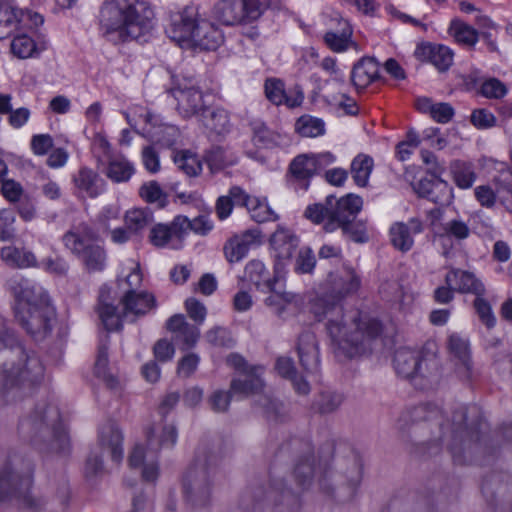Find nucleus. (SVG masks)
<instances>
[{
	"instance_id": "nucleus-18",
	"label": "nucleus",
	"mask_w": 512,
	"mask_h": 512,
	"mask_svg": "<svg viewBox=\"0 0 512 512\" xmlns=\"http://www.w3.org/2000/svg\"><path fill=\"white\" fill-rule=\"evenodd\" d=\"M284 266L276 262L274 266L275 274L271 278L263 262L257 259L249 261L244 269L245 278L254 284L257 289L262 291H272L273 287L283 277Z\"/></svg>"
},
{
	"instance_id": "nucleus-8",
	"label": "nucleus",
	"mask_w": 512,
	"mask_h": 512,
	"mask_svg": "<svg viewBox=\"0 0 512 512\" xmlns=\"http://www.w3.org/2000/svg\"><path fill=\"white\" fill-rule=\"evenodd\" d=\"M120 303L123 306L122 315L117 308L100 300L98 306L99 317L107 331L121 329L122 321H134L136 317L148 313L156 305L154 295L145 291L125 290Z\"/></svg>"
},
{
	"instance_id": "nucleus-28",
	"label": "nucleus",
	"mask_w": 512,
	"mask_h": 512,
	"mask_svg": "<svg viewBox=\"0 0 512 512\" xmlns=\"http://www.w3.org/2000/svg\"><path fill=\"white\" fill-rule=\"evenodd\" d=\"M197 21L198 19L186 13H181L173 18L171 24L166 29V33L171 40L179 45L191 42Z\"/></svg>"
},
{
	"instance_id": "nucleus-49",
	"label": "nucleus",
	"mask_w": 512,
	"mask_h": 512,
	"mask_svg": "<svg viewBox=\"0 0 512 512\" xmlns=\"http://www.w3.org/2000/svg\"><path fill=\"white\" fill-rule=\"evenodd\" d=\"M316 266V257L310 247L300 249L294 265L297 274H311Z\"/></svg>"
},
{
	"instance_id": "nucleus-3",
	"label": "nucleus",
	"mask_w": 512,
	"mask_h": 512,
	"mask_svg": "<svg viewBox=\"0 0 512 512\" xmlns=\"http://www.w3.org/2000/svg\"><path fill=\"white\" fill-rule=\"evenodd\" d=\"M15 297V318L35 340H43L51 333L56 318L47 292L28 279L13 278L9 282Z\"/></svg>"
},
{
	"instance_id": "nucleus-57",
	"label": "nucleus",
	"mask_w": 512,
	"mask_h": 512,
	"mask_svg": "<svg viewBox=\"0 0 512 512\" xmlns=\"http://www.w3.org/2000/svg\"><path fill=\"white\" fill-rule=\"evenodd\" d=\"M429 107L431 117L439 123H447L454 115V109L448 103L431 104L429 100L423 101Z\"/></svg>"
},
{
	"instance_id": "nucleus-55",
	"label": "nucleus",
	"mask_w": 512,
	"mask_h": 512,
	"mask_svg": "<svg viewBox=\"0 0 512 512\" xmlns=\"http://www.w3.org/2000/svg\"><path fill=\"white\" fill-rule=\"evenodd\" d=\"M484 295H476L474 300V308L483 324L487 328H493L496 324V318L493 314L491 305L483 298Z\"/></svg>"
},
{
	"instance_id": "nucleus-31",
	"label": "nucleus",
	"mask_w": 512,
	"mask_h": 512,
	"mask_svg": "<svg viewBox=\"0 0 512 512\" xmlns=\"http://www.w3.org/2000/svg\"><path fill=\"white\" fill-rule=\"evenodd\" d=\"M135 173L134 165L123 156L109 159L104 174L114 183L128 182Z\"/></svg>"
},
{
	"instance_id": "nucleus-64",
	"label": "nucleus",
	"mask_w": 512,
	"mask_h": 512,
	"mask_svg": "<svg viewBox=\"0 0 512 512\" xmlns=\"http://www.w3.org/2000/svg\"><path fill=\"white\" fill-rule=\"evenodd\" d=\"M231 400L230 392L217 390L211 394L208 399L211 409L214 412L221 413L227 411Z\"/></svg>"
},
{
	"instance_id": "nucleus-4",
	"label": "nucleus",
	"mask_w": 512,
	"mask_h": 512,
	"mask_svg": "<svg viewBox=\"0 0 512 512\" xmlns=\"http://www.w3.org/2000/svg\"><path fill=\"white\" fill-rule=\"evenodd\" d=\"M153 11L144 3L107 0L100 11L102 35L114 44L137 40L153 27Z\"/></svg>"
},
{
	"instance_id": "nucleus-63",
	"label": "nucleus",
	"mask_w": 512,
	"mask_h": 512,
	"mask_svg": "<svg viewBox=\"0 0 512 512\" xmlns=\"http://www.w3.org/2000/svg\"><path fill=\"white\" fill-rule=\"evenodd\" d=\"M200 358L195 353H189L182 357L178 363L177 373L179 376L190 377L197 369Z\"/></svg>"
},
{
	"instance_id": "nucleus-53",
	"label": "nucleus",
	"mask_w": 512,
	"mask_h": 512,
	"mask_svg": "<svg viewBox=\"0 0 512 512\" xmlns=\"http://www.w3.org/2000/svg\"><path fill=\"white\" fill-rule=\"evenodd\" d=\"M253 137L254 144L258 147H270L276 141L277 135L272 132L264 123H253Z\"/></svg>"
},
{
	"instance_id": "nucleus-17",
	"label": "nucleus",
	"mask_w": 512,
	"mask_h": 512,
	"mask_svg": "<svg viewBox=\"0 0 512 512\" xmlns=\"http://www.w3.org/2000/svg\"><path fill=\"white\" fill-rule=\"evenodd\" d=\"M326 204L331 207L330 224H352L362 209L363 200L358 195L347 194L337 200L335 205H333V197L329 196Z\"/></svg>"
},
{
	"instance_id": "nucleus-40",
	"label": "nucleus",
	"mask_w": 512,
	"mask_h": 512,
	"mask_svg": "<svg viewBox=\"0 0 512 512\" xmlns=\"http://www.w3.org/2000/svg\"><path fill=\"white\" fill-rule=\"evenodd\" d=\"M434 240L437 241L445 250L452 248L453 238L458 240L465 239L469 235L468 226H437ZM447 254V251L444 252Z\"/></svg>"
},
{
	"instance_id": "nucleus-29",
	"label": "nucleus",
	"mask_w": 512,
	"mask_h": 512,
	"mask_svg": "<svg viewBox=\"0 0 512 512\" xmlns=\"http://www.w3.org/2000/svg\"><path fill=\"white\" fill-rule=\"evenodd\" d=\"M379 77V65L373 58H362L352 70L351 80L357 89H365Z\"/></svg>"
},
{
	"instance_id": "nucleus-38",
	"label": "nucleus",
	"mask_w": 512,
	"mask_h": 512,
	"mask_svg": "<svg viewBox=\"0 0 512 512\" xmlns=\"http://www.w3.org/2000/svg\"><path fill=\"white\" fill-rule=\"evenodd\" d=\"M263 387L264 383L260 375L257 373V369H253L245 376V379L233 380L230 385V390L233 393H239L247 396L262 392Z\"/></svg>"
},
{
	"instance_id": "nucleus-47",
	"label": "nucleus",
	"mask_w": 512,
	"mask_h": 512,
	"mask_svg": "<svg viewBox=\"0 0 512 512\" xmlns=\"http://www.w3.org/2000/svg\"><path fill=\"white\" fill-rule=\"evenodd\" d=\"M270 292L271 294L265 299V304L274 314L281 317L287 305L294 301L296 295L290 292H278L275 290V286Z\"/></svg>"
},
{
	"instance_id": "nucleus-25",
	"label": "nucleus",
	"mask_w": 512,
	"mask_h": 512,
	"mask_svg": "<svg viewBox=\"0 0 512 512\" xmlns=\"http://www.w3.org/2000/svg\"><path fill=\"white\" fill-rule=\"evenodd\" d=\"M415 56L428 60L440 72L447 71L453 63V51L444 45L421 44L415 50Z\"/></svg>"
},
{
	"instance_id": "nucleus-16",
	"label": "nucleus",
	"mask_w": 512,
	"mask_h": 512,
	"mask_svg": "<svg viewBox=\"0 0 512 512\" xmlns=\"http://www.w3.org/2000/svg\"><path fill=\"white\" fill-rule=\"evenodd\" d=\"M414 191L420 196L441 205L449 204L453 198V190L441 176H425L413 185Z\"/></svg>"
},
{
	"instance_id": "nucleus-2",
	"label": "nucleus",
	"mask_w": 512,
	"mask_h": 512,
	"mask_svg": "<svg viewBox=\"0 0 512 512\" xmlns=\"http://www.w3.org/2000/svg\"><path fill=\"white\" fill-rule=\"evenodd\" d=\"M8 348L7 360L0 366V397L14 399L22 388H30L40 383L44 376V366L39 357L28 353L19 344L14 334L6 328L0 316V350Z\"/></svg>"
},
{
	"instance_id": "nucleus-1",
	"label": "nucleus",
	"mask_w": 512,
	"mask_h": 512,
	"mask_svg": "<svg viewBox=\"0 0 512 512\" xmlns=\"http://www.w3.org/2000/svg\"><path fill=\"white\" fill-rule=\"evenodd\" d=\"M362 286L360 274L351 266L330 272L321 284L322 295L311 305L318 321L327 320L326 329L339 353L353 358L365 353L371 343L380 336V321L358 310L344 313L340 302L359 292Z\"/></svg>"
},
{
	"instance_id": "nucleus-33",
	"label": "nucleus",
	"mask_w": 512,
	"mask_h": 512,
	"mask_svg": "<svg viewBox=\"0 0 512 512\" xmlns=\"http://www.w3.org/2000/svg\"><path fill=\"white\" fill-rule=\"evenodd\" d=\"M448 32L457 43L467 47H474L479 39L477 30L459 18L451 20Z\"/></svg>"
},
{
	"instance_id": "nucleus-6",
	"label": "nucleus",
	"mask_w": 512,
	"mask_h": 512,
	"mask_svg": "<svg viewBox=\"0 0 512 512\" xmlns=\"http://www.w3.org/2000/svg\"><path fill=\"white\" fill-rule=\"evenodd\" d=\"M33 464L19 453L0 457V501L16 499L29 509H40V499L31 495Z\"/></svg>"
},
{
	"instance_id": "nucleus-13",
	"label": "nucleus",
	"mask_w": 512,
	"mask_h": 512,
	"mask_svg": "<svg viewBox=\"0 0 512 512\" xmlns=\"http://www.w3.org/2000/svg\"><path fill=\"white\" fill-rule=\"evenodd\" d=\"M335 156L330 152L320 154H301L289 165L291 181L296 188L307 190L311 179L326 165L332 164Z\"/></svg>"
},
{
	"instance_id": "nucleus-51",
	"label": "nucleus",
	"mask_w": 512,
	"mask_h": 512,
	"mask_svg": "<svg viewBox=\"0 0 512 512\" xmlns=\"http://www.w3.org/2000/svg\"><path fill=\"white\" fill-rule=\"evenodd\" d=\"M140 197L149 203L164 204L166 202L167 195L162 190L161 186L157 181H149L144 183L139 189Z\"/></svg>"
},
{
	"instance_id": "nucleus-37",
	"label": "nucleus",
	"mask_w": 512,
	"mask_h": 512,
	"mask_svg": "<svg viewBox=\"0 0 512 512\" xmlns=\"http://www.w3.org/2000/svg\"><path fill=\"white\" fill-rule=\"evenodd\" d=\"M341 31H329L325 34L324 40L327 46L334 52L346 51L351 43L352 29L347 20H341Z\"/></svg>"
},
{
	"instance_id": "nucleus-58",
	"label": "nucleus",
	"mask_w": 512,
	"mask_h": 512,
	"mask_svg": "<svg viewBox=\"0 0 512 512\" xmlns=\"http://www.w3.org/2000/svg\"><path fill=\"white\" fill-rule=\"evenodd\" d=\"M343 402V395L337 392H323L318 402L321 413H331L338 409Z\"/></svg>"
},
{
	"instance_id": "nucleus-23",
	"label": "nucleus",
	"mask_w": 512,
	"mask_h": 512,
	"mask_svg": "<svg viewBox=\"0 0 512 512\" xmlns=\"http://www.w3.org/2000/svg\"><path fill=\"white\" fill-rule=\"evenodd\" d=\"M224 41L223 33L214 23L200 19L194 28L191 42L204 50H216Z\"/></svg>"
},
{
	"instance_id": "nucleus-9",
	"label": "nucleus",
	"mask_w": 512,
	"mask_h": 512,
	"mask_svg": "<svg viewBox=\"0 0 512 512\" xmlns=\"http://www.w3.org/2000/svg\"><path fill=\"white\" fill-rule=\"evenodd\" d=\"M216 469L214 456H197L183 478V491L187 502L193 508L209 504L212 495V476Z\"/></svg>"
},
{
	"instance_id": "nucleus-44",
	"label": "nucleus",
	"mask_w": 512,
	"mask_h": 512,
	"mask_svg": "<svg viewBox=\"0 0 512 512\" xmlns=\"http://www.w3.org/2000/svg\"><path fill=\"white\" fill-rule=\"evenodd\" d=\"M97 174L87 167L81 168L74 176L73 181L75 186L86 192L90 197H96L99 194V189L96 185Z\"/></svg>"
},
{
	"instance_id": "nucleus-46",
	"label": "nucleus",
	"mask_w": 512,
	"mask_h": 512,
	"mask_svg": "<svg viewBox=\"0 0 512 512\" xmlns=\"http://www.w3.org/2000/svg\"><path fill=\"white\" fill-rule=\"evenodd\" d=\"M249 250L237 234L229 238L223 247L224 256L229 263L240 262L247 256Z\"/></svg>"
},
{
	"instance_id": "nucleus-10",
	"label": "nucleus",
	"mask_w": 512,
	"mask_h": 512,
	"mask_svg": "<svg viewBox=\"0 0 512 512\" xmlns=\"http://www.w3.org/2000/svg\"><path fill=\"white\" fill-rule=\"evenodd\" d=\"M437 353L438 348L434 341H427L420 351L399 348L394 355L395 370L404 378L436 376L440 370Z\"/></svg>"
},
{
	"instance_id": "nucleus-20",
	"label": "nucleus",
	"mask_w": 512,
	"mask_h": 512,
	"mask_svg": "<svg viewBox=\"0 0 512 512\" xmlns=\"http://www.w3.org/2000/svg\"><path fill=\"white\" fill-rule=\"evenodd\" d=\"M143 117L146 126L143 130L150 136L153 142L163 146H173L179 136V130L174 125L159 123L157 116L146 111L140 115Z\"/></svg>"
},
{
	"instance_id": "nucleus-50",
	"label": "nucleus",
	"mask_w": 512,
	"mask_h": 512,
	"mask_svg": "<svg viewBox=\"0 0 512 512\" xmlns=\"http://www.w3.org/2000/svg\"><path fill=\"white\" fill-rule=\"evenodd\" d=\"M448 350L452 356L453 361L471 357L468 340L458 334L450 335L448 339Z\"/></svg>"
},
{
	"instance_id": "nucleus-43",
	"label": "nucleus",
	"mask_w": 512,
	"mask_h": 512,
	"mask_svg": "<svg viewBox=\"0 0 512 512\" xmlns=\"http://www.w3.org/2000/svg\"><path fill=\"white\" fill-rule=\"evenodd\" d=\"M10 49L12 54L19 59H27L37 53L36 42L27 34L15 36L11 41Z\"/></svg>"
},
{
	"instance_id": "nucleus-56",
	"label": "nucleus",
	"mask_w": 512,
	"mask_h": 512,
	"mask_svg": "<svg viewBox=\"0 0 512 512\" xmlns=\"http://www.w3.org/2000/svg\"><path fill=\"white\" fill-rule=\"evenodd\" d=\"M454 373L463 383H471L477 377V372L474 369L471 357L467 359L454 360Z\"/></svg>"
},
{
	"instance_id": "nucleus-39",
	"label": "nucleus",
	"mask_w": 512,
	"mask_h": 512,
	"mask_svg": "<svg viewBox=\"0 0 512 512\" xmlns=\"http://www.w3.org/2000/svg\"><path fill=\"white\" fill-rule=\"evenodd\" d=\"M451 173L455 184L461 189L471 188L476 181V173L472 164L455 160L452 162Z\"/></svg>"
},
{
	"instance_id": "nucleus-34",
	"label": "nucleus",
	"mask_w": 512,
	"mask_h": 512,
	"mask_svg": "<svg viewBox=\"0 0 512 512\" xmlns=\"http://www.w3.org/2000/svg\"><path fill=\"white\" fill-rule=\"evenodd\" d=\"M268 497L275 501L279 498V502L275 504V512H297L300 508L298 496L280 485L273 486Z\"/></svg>"
},
{
	"instance_id": "nucleus-42",
	"label": "nucleus",
	"mask_w": 512,
	"mask_h": 512,
	"mask_svg": "<svg viewBox=\"0 0 512 512\" xmlns=\"http://www.w3.org/2000/svg\"><path fill=\"white\" fill-rule=\"evenodd\" d=\"M295 129L303 137H318L325 133V123L320 118L303 115L296 121Z\"/></svg>"
},
{
	"instance_id": "nucleus-26",
	"label": "nucleus",
	"mask_w": 512,
	"mask_h": 512,
	"mask_svg": "<svg viewBox=\"0 0 512 512\" xmlns=\"http://www.w3.org/2000/svg\"><path fill=\"white\" fill-rule=\"evenodd\" d=\"M99 444L110 451L111 458L115 462H120L123 458V435L113 422H107L99 429Z\"/></svg>"
},
{
	"instance_id": "nucleus-35",
	"label": "nucleus",
	"mask_w": 512,
	"mask_h": 512,
	"mask_svg": "<svg viewBox=\"0 0 512 512\" xmlns=\"http://www.w3.org/2000/svg\"><path fill=\"white\" fill-rule=\"evenodd\" d=\"M276 370L282 377L288 378L292 381L297 393L302 395H307L309 393V383L297 375L293 361L290 358H278L276 362Z\"/></svg>"
},
{
	"instance_id": "nucleus-21",
	"label": "nucleus",
	"mask_w": 512,
	"mask_h": 512,
	"mask_svg": "<svg viewBox=\"0 0 512 512\" xmlns=\"http://www.w3.org/2000/svg\"><path fill=\"white\" fill-rule=\"evenodd\" d=\"M270 247L274 252L276 262L291 259L299 246L298 236L287 227H279L269 239Z\"/></svg>"
},
{
	"instance_id": "nucleus-52",
	"label": "nucleus",
	"mask_w": 512,
	"mask_h": 512,
	"mask_svg": "<svg viewBox=\"0 0 512 512\" xmlns=\"http://www.w3.org/2000/svg\"><path fill=\"white\" fill-rule=\"evenodd\" d=\"M265 95L267 99L275 105L283 104L285 101V86L282 80L277 78H268L264 84Z\"/></svg>"
},
{
	"instance_id": "nucleus-41",
	"label": "nucleus",
	"mask_w": 512,
	"mask_h": 512,
	"mask_svg": "<svg viewBox=\"0 0 512 512\" xmlns=\"http://www.w3.org/2000/svg\"><path fill=\"white\" fill-rule=\"evenodd\" d=\"M178 169L190 177L198 176L202 171V163L199 158L188 150L177 151L173 156Z\"/></svg>"
},
{
	"instance_id": "nucleus-22",
	"label": "nucleus",
	"mask_w": 512,
	"mask_h": 512,
	"mask_svg": "<svg viewBox=\"0 0 512 512\" xmlns=\"http://www.w3.org/2000/svg\"><path fill=\"white\" fill-rule=\"evenodd\" d=\"M212 226H153L150 231V240L157 247H163L174 239L181 240L186 230L205 236Z\"/></svg>"
},
{
	"instance_id": "nucleus-27",
	"label": "nucleus",
	"mask_w": 512,
	"mask_h": 512,
	"mask_svg": "<svg viewBox=\"0 0 512 512\" xmlns=\"http://www.w3.org/2000/svg\"><path fill=\"white\" fill-rule=\"evenodd\" d=\"M109 336L106 335L105 339L99 344L97 357L94 366L95 375L102 379L106 386L111 390H117L120 387L119 379L114 375L109 368Z\"/></svg>"
},
{
	"instance_id": "nucleus-32",
	"label": "nucleus",
	"mask_w": 512,
	"mask_h": 512,
	"mask_svg": "<svg viewBox=\"0 0 512 512\" xmlns=\"http://www.w3.org/2000/svg\"><path fill=\"white\" fill-rule=\"evenodd\" d=\"M374 167L373 158L367 154H358L351 162L350 172L355 184L366 187Z\"/></svg>"
},
{
	"instance_id": "nucleus-45",
	"label": "nucleus",
	"mask_w": 512,
	"mask_h": 512,
	"mask_svg": "<svg viewBox=\"0 0 512 512\" xmlns=\"http://www.w3.org/2000/svg\"><path fill=\"white\" fill-rule=\"evenodd\" d=\"M253 221L258 224L264 222H275L279 219L278 215L270 208L265 200L254 197L247 209Z\"/></svg>"
},
{
	"instance_id": "nucleus-14",
	"label": "nucleus",
	"mask_w": 512,
	"mask_h": 512,
	"mask_svg": "<svg viewBox=\"0 0 512 512\" xmlns=\"http://www.w3.org/2000/svg\"><path fill=\"white\" fill-rule=\"evenodd\" d=\"M171 93L177 101V111L183 118L196 116L199 118L206 106L203 103V94L195 86L193 79L177 82L171 89Z\"/></svg>"
},
{
	"instance_id": "nucleus-12",
	"label": "nucleus",
	"mask_w": 512,
	"mask_h": 512,
	"mask_svg": "<svg viewBox=\"0 0 512 512\" xmlns=\"http://www.w3.org/2000/svg\"><path fill=\"white\" fill-rule=\"evenodd\" d=\"M268 7L269 0H219L213 13L223 25H246L259 19Z\"/></svg>"
},
{
	"instance_id": "nucleus-54",
	"label": "nucleus",
	"mask_w": 512,
	"mask_h": 512,
	"mask_svg": "<svg viewBox=\"0 0 512 512\" xmlns=\"http://www.w3.org/2000/svg\"><path fill=\"white\" fill-rule=\"evenodd\" d=\"M206 160L211 169L220 170L234 163L233 158L220 146L211 148L206 154Z\"/></svg>"
},
{
	"instance_id": "nucleus-36",
	"label": "nucleus",
	"mask_w": 512,
	"mask_h": 512,
	"mask_svg": "<svg viewBox=\"0 0 512 512\" xmlns=\"http://www.w3.org/2000/svg\"><path fill=\"white\" fill-rule=\"evenodd\" d=\"M19 26L17 2L0 3V40L10 36Z\"/></svg>"
},
{
	"instance_id": "nucleus-61",
	"label": "nucleus",
	"mask_w": 512,
	"mask_h": 512,
	"mask_svg": "<svg viewBox=\"0 0 512 512\" xmlns=\"http://www.w3.org/2000/svg\"><path fill=\"white\" fill-rule=\"evenodd\" d=\"M480 92L486 98L498 99L507 93V89L501 81L492 78L482 84Z\"/></svg>"
},
{
	"instance_id": "nucleus-59",
	"label": "nucleus",
	"mask_w": 512,
	"mask_h": 512,
	"mask_svg": "<svg viewBox=\"0 0 512 512\" xmlns=\"http://www.w3.org/2000/svg\"><path fill=\"white\" fill-rule=\"evenodd\" d=\"M330 212L331 207L329 205L315 203L306 208L305 217L315 224H320L324 220L330 222Z\"/></svg>"
},
{
	"instance_id": "nucleus-11",
	"label": "nucleus",
	"mask_w": 512,
	"mask_h": 512,
	"mask_svg": "<svg viewBox=\"0 0 512 512\" xmlns=\"http://www.w3.org/2000/svg\"><path fill=\"white\" fill-rule=\"evenodd\" d=\"M63 243L84 265L89 273L101 272L107 263V254L98 236L86 226H77L63 236Z\"/></svg>"
},
{
	"instance_id": "nucleus-48",
	"label": "nucleus",
	"mask_w": 512,
	"mask_h": 512,
	"mask_svg": "<svg viewBox=\"0 0 512 512\" xmlns=\"http://www.w3.org/2000/svg\"><path fill=\"white\" fill-rule=\"evenodd\" d=\"M391 243L400 251H408L413 245L409 226H392L390 229Z\"/></svg>"
},
{
	"instance_id": "nucleus-7",
	"label": "nucleus",
	"mask_w": 512,
	"mask_h": 512,
	"mask_svg": "<svg viewBox=\"0 0 512 512\" xmlns=\"http://www.w3.org/2000/svg\"><path fill=\"white\" fill-rule=\"evenodd\" d=\"M146 438L147 449L142 444L135 445L128 461L132 468L143 467V479L153 482L159 474L158 453L161 449H171L175 446L178 438L177 428L173 423L161 420L147 429Z\"/></svg>"
},
{
	"instance_id": "nucleus-5",
	"label": "nucleus",
	"mask_w": 512,
	"mask_h": 512,
	"mask_svg": "<svg viewBox=\"0 0 512 512\" xmlns=\"http://www.w3.org/2000/svg\"><path fill=\"white\" fill-rule=\"evenodd\" d=\"M19 433L33 444L57 453H66L70 440L59 409L52 404L38 405L33 413L20 421Z\"/></svg>"
},
{
	"instance_id": "nucleus-15",
	"label": "nucleus",
	"mask_w": 512,
	"mask_h": 512,
	"mask_svg": "<svg viewBox=\"0 0 512 512\" xmlns=\"http://www.w3.org/2000/svg\"><path fill=\"white\" fill-rule=\"evenodd\" d=\"M318 474V483L320 489L323 490L327 495H331L330 488L327 486L326 482L330 473L328 471L327 466H322L320 463L318 467L315 465V456L312 451H309L307 454L301 456L293 471L294 478L299 486L303 489H306L312 483L313 477Z\"/></svg>"
},
{
	"instance_id": "nucleus-30",
	"label": "nucleus",
	"mask_w": 512,
	"mask_h": 512,
	"mask_svg": "<svg viewBox=\"0 0 512 512\" xmlns=\"http://www.w3.org/2000/svg\"><path fill=\"white\" fill-rule=\"evenodd\" d=\"M199 120L208 131L216 135H223L230 130L229 115L222 108L210 110L206 107L199 116Z\"/></svg>"
},
{
	"instance_id": "nucleus-19",
	"label": "nucleus",
	"mask_w": 512,
	"mask_h": 512,
	"mask_svg": "<svg viewBox=\"0 0 512 512\" xmlns=\"http://www.w3.org/2000/svg\"><path fill=\"white\" fill-rule=\"evenodd\" d=\"M297 352L300 364L307 374H317L320 369L319 348L313 332L305 331L299 336Z\"/></svg>"
},
{
	"instance_id": "nucleus-62",
	"label": "nucleus",
	"mask_w": 512,
	"mask_h": 512,
	"mask_svg": "<svg viewBox=\"0 0 512 512\" xmlns=\"http://www.w3.org/2000/svg\"><path fill=\"white\" fill-rule=\"evenodd\" d=\"M153 221V215L148 207L133 208L125 214V224H149Z\"/></svg>"
},
{
	"instance_id": "nucleus-24",
	"label": "nucleus",
	"mask_w": 512,
	"mask_h": 512,
	"mask_svg": "<svg viewBox=\"0 0 512 512\" xmlns=\"http://www.w3.org/2000/svg\"><path fill=\"white\" fill-rule=\"evenodd\" d=\"M445 283L449 286L454 285L455 291L459 293L476 296L484 295L486 291L484 284L473 273L456 268H451L446 274Z\"/></svg>"
},
{
	"instance_id": "nucleus-60",
	"label": "nucleus",
	"mask_w": 512,
	"mask_h": 512,
	"mask_svg": "<svg viewBox=\"0 0 512 512\" xmlns=\"http://www.w3.org/2000/svg\"><path fill=\"white\" fill-rule=\"evenodd\" d=\"M39 267L43 268L48 273L58 276L66 275L69 270L68 263L61 257L45 258L40 262Z\"/></svg>"
}]
</instances>
